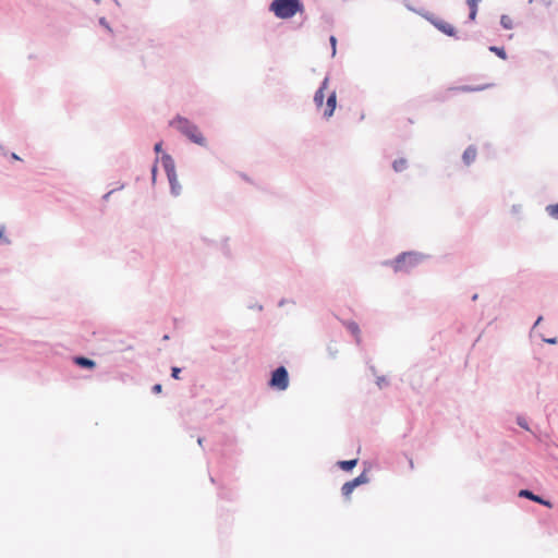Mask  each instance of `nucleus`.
Returning a JSON list of instances; mask_svg holds the SVG:
<instances>
[{"label": "nucleus", "mask_w": 558, "mask_h": 558, "mask_svg": "<svg viewBox=\"0 0 558 558\" xmlns=\"http://www.w3.org/2000/svg\"><path fill=\"white\" fill-rule=\"evenodd\" d=\"M269 10L281 20L293 17L296 13L304 12V5L301 0H274Z\"/></svg>", "instance_id": "obj_1"}, {"label": "nucleus", "mask_w": 558, "mask_h": 558, "mask_svg": "<svg viewBox=\"0 0 558 558\" xmlns=\"http://www.w3.org/2000/svg\"><path fill=\"white\" fill-rule=\"evenodd\" d=\"M170 125L180 131L183 135H185L190 141L199 145L206 146V138L198 130L197 125L192 123L190 120L178 116L170 122Z\"/></svg>", "instance_id": "obj_2"}, {"label": "nucleus", "mask_w": 558, "mask_h": 558, "mask_svg": "<svg viewBox=\"0 0 558 558\" xmlns=\"http://www.w3.org/2000/svg\"><path fill=\"white\" fill-rule=\"evenodd\" d=\"M421 260V256L415 253H403L393 263L396 271L408 270L409 267L416 265Z\"/></svg>", "instance_id": "obj_3"}, {"label": "nucleus", "mask_w": 558, "mask_h": 558, "mask_svg": "<svg viewBox=\"0 0 558 558\" xmlns=\"http://www.w3.org/2000/svg\"><path fill=\"white\" fill-rule=\"evenodd\" d=\"M269 385L278 390H286L289 386L288 372L283 366L278 367L271 375Z\"/></svg>", "instance_id": "obj_4"}, {"label": "nucleus", "mask_w": 558, "mask_h": 558, "mask_svg": "<svg viewBox=\"0 0 558 558\" xmlns=\"http://www.w3.org/2000/svg\"><path fill=\"white\" fill-rule=\"evenodd\" d=\"M423 16L428 20L438 31L441 33L448 35V36H456V28L450 23L435 17L433 14H423Z\"/></svg>", "instance_id": "obj_5"}, {"label": "nucleus", "mask_w": 558, "mask_h": 558, "mask_svg": "<svg viewBox=\"0 0 558 558\" xmlns=\"http://www.w3.org/2000/svg\"><path fill=\"white\" fill-rule=\"evenodd\" d=\"M368 482V477L366 475L365 472H363L362 474H360L357 477H355L354 480L352 481H349L347 483H344L341 487V492H342V495L345 497V498H350L351 494L353 493V490L362 485V484H365Z\"/></svg>", "instance_id": "obj_6"}, {"label": "nucleus", "mask_w": 558, "mask_h": 558, "mask_svg": "<svg viewBox=\"0 0 558 558\" xmlns=\"http://www.w3.org/2000/svg\"><path fill=\"white\" fill-rule=\"evenodd\" d=\"M162 165L166 170L169 181H175V167L172 158L169 155L162 156Z\"/></svg>", "instance_id": "obj_7"}, {"label": "nucleus", "mask_w": 558, "mask_h": 558, "mask_svg": "<svg viewBox=\"0 0 558 558\" xmlns=\"http://www.w3.org/2000/svg\"><path fill=\"white\" fill-rule=\"evenodd\" d=\"M328 85H329V78L325 77L319 89L315 93L314 102L317 108H322L324 105L325 90L328 88Z\"/></svg>", "instance_id": "obj_8"}, {"label": "nucleus", "mask_w": 558, "mask_h": 558, "mask_svg": "<svg viewBox=\"0 0 558 558\" xmlns=\"http://www.w3.org/2000/svg\"><path fill=\"white\" fill-rule=\"evenodd\" d=\"M337 105L336 92H331L327 98L326 108L324 110V117L329 119L332 117Z\"/></svg>", "instance_id": "obj_9"}, {"label": "nucleus", "mask_w": 558, "mask_h": 558, "mask_svg": "<svg viewBox=\"0 0 558 558\" xmlns=\"http://www.w3.org/2000/svg\"><path fill=\"white\" fill-rule=\"evenodd\" d=\"M519 496L529 498V499H531L535 502L542 504L546 507H551V504L549 501L542 499L539 496L534 495L532 492H530L527 489L520 490Z\"/></svg>", "instance_id": "obj_10"}, {"label": "nucleus", "mask_w": 558, "mask_h": 558, "mask_svg": "<svg viewBox=\"0 0 558 558\" xmlns=\"http://www.w3.org/2000/svg\"><path fill=\"white\" fill-rule=\"evenodd\" d=\"M477 151L474 146H469L463 153V161L465 165H471L476 158Z\"/></svg>", "instance_id": "obj_11"}, {"label": "nucleus", "mask_w": 558, "mask_h": 558, "mask_svg": "<svg viewBox=\"0 0 558 558\" xmlns=\"http://www.w3.org/2000/svg\"><path fill=\"white\" fill-rule=\"evenodd\" d=\"M74 362H75L76 365L82 366V367H86V368H94L95 365H96L93 360H89V359L84 357V356L75 357Z\"/></svg>", "instance_id": "obj_12"}, {"label": "nucleus", "mask_w": 558, "mask_h": 558, "mask_svg": "<svg viewBox=\"0 0 558 558\" xmlns=\"http://www.w3.org/2000/svg\"><path fill=\"white\" fill-rule=\"evenodd\" d=\"M481 0H466V4L470 9L469 17L471 21H474L477 14V4Z\"/></svg>", "instance_id": "obj_13"}, {"label": "nucleus", "mask_w": 558, "mask_h": 558, "mask_svg": "<svg viewBox=\"0 0 558 558\" xmlns=\"http://www.w3.org/2000/svg\"><path fill=\"white\" fill-rule=\"evenodd\" d=\"M357 464V459L339 461L338 465L343 471H350Z\"/></svg>", "instance_id": "obj_14"}, {"label": "nucleus", "mask_w": 558, "mask_h": 558, "mask_svg": "<svg viewBox=\"0 0 558 558\" xmlns=\"http://www.w3.org/2000/svg\"><path fill=\"white\" fill-rule=\"evenodd\" d=\"M408 167V161L404 158L396 159L392 163V168L396 172H401Z\"/></svg>", "instance_id": "obj_15"}, {"label": "nucleus", "mask_w": 558, "mask_h": 558, "mask_svg": "<svg viewBox=\"0 0 558 558\" xmlns=\"http://www.w3.org/2000/svg\"><path fill=\"white\" fill-rule=\"evenodd\" d=\"M500 24L506 29H511V28H513V25H514L512 17L509 15H502L500 19Z\"/></svg>", "instance_id": "obj_16"}, {"label": "nucleus", "mask_w": 558, "mask_h": 558, "mask_svg": "<svg viewBox=\"0 0 558 558\" xmlns=\"http://www.w3.org/2000/svg\"><path fill=\"white\" fill-rule=\"evenodd\" d=\"M347 328L359 339L360 328L356 323H354V322L348 323Z\"/></svg>", "instance_id": "obj_17"}, {"label": "nucleus", "mask_w": 558, "mask_h": 558, "mask_svg": "<svg viewBox=\"0 0 558 558\" xmlns=\"http://www.w3.org/2000/svg\"><path fill=\"white\" fill-rule=\"evenodd\" d=\"M170 183V186H171V191L174 195H179L180 194V190H181V186L178 182V178L175 177V181H169Z\"/></svg>", "instance_id": "obj_18"}, {"label": "nucleus", "mask_w": 558, "mask_h": 558, "mask_svg": "<svg viewBox=\"0 0 558 558\" xmlns=\"http://www.w3.org/2000/svg\"><path fill=\"white\" fill-rule=\"evenodd\" d=\"M547 210L550 216L558 218V204L548 206Z\"/></svg>", "instance_id": "obj_19"}, {"label": "nucleus", "mask_w": 558, "mask_h": 558, "mask_svg": "<svg viewBox=\"0 0 558 558\" xmlns=\"http://www.w3.org/2000/svg\"><path fill=\"white\" fill-rule=\"evenodd\" d=\"M490 50L494 51L496 54H498L500 58H502V59L506 58V52H505L504 48L492 47Z\"/></svg>", "instance_id": "obj_20"}, {"label": "nucleus", "mask_w": 558, "mask_h": 558, "mask_svg": "<svg viewBox=\"0 0 558 558\" xmlns=\"http://www.w3.org/2000/svg\"><path fill=\"white\" fill-rule=\"evenodd\" d=\"M180 373H181V369L179 367H172L171 369V376L174 378V379H180Z\"/></svg>", "instance_id": "obj_21"}, {"label": "nucleus", "mask_w": 558, "mask_h": 558, "mask_svg": "<svg viewBox=\"0 0 558 558\" xmlns=\"http://www.w3.org/2000/svg\"><path fill=\"white\" fill-rule=\"evenodd\" d=\"M330 44L332 46V54H335L336 53V44H337V39L335 36L330 37Z\"/></svg>", "instance_id": "obj_22"}, {"label": "nucleus", "mask_w": 558, "mask_h": 558, "mask_svg": "<svg viewBox=\"0 0 558 558\" xmlns=\"http://www.w3.org/2000/svg\"><path fill=\"white\" fill-rule=\"evenodd\" d=\"M161 390H162V387H161V385H160V384H156V385L153 387V391H154L155 393H160V392H161Z\"/></svg>", "instance_id": "obj_23"}, {"label": "nucleus", "mask_w": 558, "mask_h": 558, "mask_svg": "<svg viewBox=\"0 0 558 558\" xmlns=\"http://www.w3.org/2000/svg\"><path fill=\"white\" fill-rule=\"evenodd\" d=\"M161 147H162V143H157V144L155 145V151H156V153H160V151H161Z\"/></svg>", "instance_id": "obj_24"}, {"label": "nucleus", "mask_w": 558, "mask_h": 558, "mask_svg": "<svg viewBox=\"0 0 558 558\" xmlns=\"http://www.w3.org/2000/svg\"><path fill=\"white\" fill-rule=\"evenodd\" d=\"M464 92H471V90H477L478 88H471V87H461Z\"/></svg>", "instance_id": "obj_25"}, {"label": "nucleus", "mask_w": 558, "mask_h": 558, "mask_svg": "<svg viewBox=\"0 0 558 558\" xmlns=\"http://www.w3.org/2000/svg\"><path fill=\"white\" fill-rule=\"evenodd\" d=\"M156 171H157V168H156V166H154V167H153V169H151V172H153V180H155Z\"/></svg>", "instance_id": "obj_26"}, {"label": "nucleus", "mask_w": 558, "mask_h": 558, "mask_svg": "<svg viewBox=\"0 0 558 558\" xmlns=\"http://www.w3.org/2000/svg\"><path fill=\"white\" fill-rule=\"evenodd\" d=\"M547 342H548V343H556V339H555V338H553V339H548V340H547Z\"/></svg>", "instance_id": "obj_27"}, {"label": "nucleus", "mask_w": 558, "mask_h": 558, "mask_svg": "<svg viewBox=\"0 0 558 558\" xmlns=\"http://www.w3.org/2000/svg\"><path fill=\"white\" fill-rule=\"evenodd\" d=\"M519 424L521 425V427L527 428V427L524 425V422H519Z\"/></svg>", "instance_id": "obj_28"}, {"label": "nucleus", "mask_w": 558, "mask_h": 558, "mask_svg": "<svg viewBox=\"0 0 558 558\" xmlns=\"http://www.w3.org/2000/svg\"><path fill=\"white\" fill-rule=\"evenodd\" d=\"M519 424L521 425V427L527 428V427L524 425V422H519Z\"/></svg>", "instance_id": "obj_29"}, {"label": "nucleus", "mask_w": 558, "mask_h": 558, "mask_svg": "<svg viewBox=\"0 0 558 558\" xmlns=\"http://www.w3.org/2000/svg\"><path fill=\"white\" fill-rule=\"evenodd\" d=\"M3 236V230L0 229V239Z\"/></svg>", "instance_id": "obj_30"}]
</instances>
